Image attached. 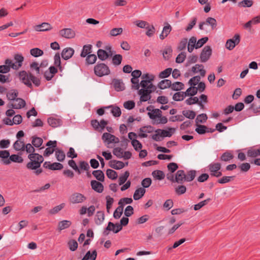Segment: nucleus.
<instances>
[{"label":"nucleus","instance_id":"48","mask_svg":"<svg viewBox=\"0 0 260 260\" xmlns=\"http://www.w3.org/2000/svg\"><path fill=\"white\" fill-rule=\"evenodd\" d=\"M206 24L210 25L212 28V29H215L217 26L216 20L212 17H209L206 19L205 21Z\"/></svg>","mask_w":260,"mask_h":260},{"label":"nucleus","instance_id":"59","mask_svg":"<svg viewBox=\"0 0 260 260\" xmlns=\"http://www.w3.org/2000/svg\"><path fill=\"white\" fill-rule=\"evenodd\" d=\"M97 59L96 55L94 54H90L87 56L86 61L87 64H93L95 62Z\"/></svg>","mask_w":260,"mask_h":260},{"label":"nucleus","instance_id":"4","mask_svg":"<svg viewBox=\"0 0 260 260\" xmlns=\"http://www.w3.org/2000/svg\"><path fill=\"white\" fill-rule=\"evenodd\" d=\"M94 72L98 77L108 75L110 73L109 68L104 63H98L94 68Z\"/></svg>","mask_w":260,"mask_h":260},{"label":"nucleus","instance_id":"39","mask_svg":"<svg viewBox=\"0 0 260 260\" xmlns=\"http://www.w3.org/2000/svg\"><path fill=\"white\" fill-rule=\"evenodd\" d=\"M18 95V92L16 89H12L7 94V97L9 100L15 101Z\"/></svg>","mask_w":260,"mask_h":260},{"label":"nucleus","instance_id":"34","mask_svg":"<svg viewBox=\"0 0 260 260\" xmlns=\"http://www.w3.org/2000/svg\"><path fill=\"white\" fill-rule=\"evenodd\" d=\"M43 142V139L40 137H38L37 136H32V141L31 143L32 145L36 148L40 147Z\"/></svg>","mask_w":260,"mask_h":260},{"label":"nucleus","instance_id":"47","mask_svg":"<svg viewBox=\"0 0 260 260\" xmlns=\"http://www.w3.org/2000/svg\"><path fill=\"white\" fill-rule=\"evenodd\" d=\"M55 156L58 161L61 162L65 159L66 155L62 150L57 149L55 151Z\"/></svg>","mask_w":260,"mask_h":260},{"label":"nucleus","instance_id":"51","mask_svg":"<svg viewBox=\"0 0 260 260\" xmlns=\"http://www.w3.org/2000/svg\"><path fill=\"white\" fill-rule=\"evenodd\" d=\"M122 60V56L121 54H115L112 57V63L115 66L121 64Z\"/></svg>","mask_w":260,"mask_h":260},{"label":"nucleus","instance_id":"22","mask_svg":"<svg viewBox=\"0 0 260 260\" xmlns=\"http://www.w3.org/2000/svg\"><path fill=\"white\" fill-rule=\"evenodd\" d=\"M172 85V84L171 80L169 79H164L158 83L157 86L160 89H165L169 87L171 88Z\"/></svg>","mask_w":260,"mask_h":260},{"label":"nucleus","instance_id":"14","mask_svg":"<svg viewBox=\"0 0 260 260\" xmlns=\"http://www.w3.org/2000/svg\"><path fill=\"white\" fill-rule=\"evenodd\" d=\"M175 180L176 182L179 184H182L185 181V171L182 170L177 171L175 175Z\"/></svg>","mask_w":260,"mask_h":260},{"label":"nucleus","instance_id":"27","mask_svg":"<svg viewBox=\"0 0 260 260\" xmlns=\"http://www.w3.org/2000/svg\"><path fill=\"white\" fill-rule=\"evenodd\" d=\"M145 191V189L142 187L136 189L134 193V199L135 200L140 199L144 195Z\"/></svg>","mask_w":260,"mask_h":260},{"label":"nucleus","instance_id":"63","mask_svg":"<svg viewBox=\"0 0 260 260\" xmlns=\"http://www.w3.org/2000/svg\"><path fill=\"white\" fill-rule=\"evenodd\" d=\"M123 150L120 147L114 148L113 150V153L118 158H122L123 157Z\"/></svg>","mask_w":260,"mask_h":260},{"label":"nucleus","instance_id":"17","mask_svg":"<svg viewBox=\"0 0 260 260\" xmlns=\"http://www.w3.org/2000/svg\"><path fill=\"white\" fill-rule=\"evenodd\" d=\"M155 133H160V136L161 137H170L172 136L175 132V128L172 127L168 128V131L165 129H157L155 131Z\"/></svg>","mask_w":260,"mask_h":260},{"label":"nucleus","instance_id":"19","mask_svg":"<svg viewBox=\"0 0 260 260\" xmlns=\"http://www.w3.org/2000/svg\"><path fill=\"white\" fill-rule=\"evenodd\" d=\"M91 186L92 189L98 193H101L104 190V186L102 183L96 180L91 181Z\"/></svg>","mask_w":260,"mask_h":260},{"label":"nucleus","instance_id":"44","mask_svg":"<svg viewBox=\"0 0 260 260\" xmlns=\"http://www.w3.org/2000/svg\"><path fill=\"white\" fill-rule=\"evenodd\" d=\"M172 72V69L168 68L163 71L159 73L158 77L159 78L164 79L169 77Z\"/></svg>","mask_w":260,"mask_h":260},{"label":"nucleus","instance_id":"23","mask_svg":"<svg viewBox=\"0 0 260 260\" xmlns=\"http://www.w3.org/2000/svg\"><path fill=\"white\" fill-rule=\"evenodd\" d=\"M97 256V252L94 250L91 253L90 251H88L81 260H95Z\"/></svg>","mask_w":260,"mask_h":260},{"label":"nucleus","instance_id":"62","mask_svg":"<svg viewBox=\"0 0 260 260\" xmlns=\"http://www.w3.org/2000/svg\"><path fill=\"white\" fill-rule=\"evenodd\" d=\"M65 204L62 203L58 206H55L49 211V213L51 214H55L60 211L62 209L64 208Z\"/></svg>","mask_w":260,"mask_h":260},{"label":"nucleus","instance_id":"43","mask_svg":"<svg viewBox=\"0 0 260 260\" xmlns=\"http://www.w3.org/2000/svg\"><path fill=\"white\" fill-rule=\"evenodd\" d=\"M196 175V171L195 170H190L185 174V181L190 182L192 181Z\"/></svg>","mask_w":260,"mask_h":260},{"label":"nucleus","instance_id":"40","mask_svg":"<svg viewBox=\"0 0 260 260\" xmlns=\"http://www.w3.org/2000/svg\"><path fill=\"white\" fill-rule=\"evenodd\" d=\"M30 54L35 57H38L43 55L44 52L38 48H34L30 50Z\"/></svg>","mask_w":260,"mask_h":260},{"label":"nucleus","instance_id":"21","mask_svg":"<svg viewBox=\"0 0 260 260\" xmlns=\"http://www.w3.org/2000/svg\"><path fill=\"white\" fill-rule=\"evenodd\" d=\"M113 86L117 91H123L125 89L124 83L119 79H114L113 81Z\"/></svg>","mask_w":260,"mask_h":260},{"label":"nucleus","instance_id":"12","mask_svg":"<svg viewBox=\"0 0 260 260\" xmlns=\"http://www.w3.org/2000/svg\"><path fill=\"white\" fill-rule=\"evenodd\" d=\"M14 59L16 61L12 64V69L17 70L22 66L24 57L21 54H16L14 55Z\"/></svg>","mask_w":260,"mask_h":260},{"label":"nucleus","instance_id":"10","mask_svg":"<svg viewBox=\"0 0 260 260\" xmlns=\"http://www.w3.org/2000/svg\"><path fill=\"white\" fill-rule=\"evenodd\" d=\"M23 161V159L22 157L17 154H12L11 156L10 155L9 159L3 160V162L5 165L10 164L11 161L21 163Z\"/></svg>","mask_w":260,"mask_h":260},{"label":"nucleus","instance_id":"64","mask_svg":"<svg viewBox=\"0 0 260 260\" xmlns=\"http://www.w3.org/2000/svg\"><path fill=\"white\" fill-rule=\"evenodd\" d=\"M175 192L178 195L184 194L186 191V188L184 185H179L175 188Z\"/></svg>","mask_w":260,"mask_h":260},{"label":"nucleus","instance_id":"29","mask_svg":"<svg viewBox=\"0 0 260 260\" xmlns=\"http://www.w3.org/2000/svg\"><path fill=\"white\" fill-rule=\"evenodd\" d=\"M72 224V222L70 220H64L58 222V229L59 231L69 228Z\"/></svg>","mask_w":260,"mask_h":260},{"label":"nucleus","instance_id":"15","mask_svg":"<svg viewBox=\"0 0 260 260\" xmlns=\"http://www.w3.org/2000/svg\"><path fill=\"white\" fill-rule=\"evenodd\" d=\"M165 24L162 31L159 35V38L161 40H164L170 34L172 29V26L168 23L166 22Z\"/></svg>","mask_w":260,"mask_h":260},{"label":"nucleus","instance_id":"25","mask_svg":"<svg viewBox=\"0 0 260 260\" xmlns=\"http://www.w3.org/2000/svg\"><path fill=\"white\" fill-rule=\"evenodd\" d=\"M104 219H105L104 212L102 211H98L96 212V215H95V217L94 218L95 223L97 225H100L103 222Z\"/></svg>","mask_w":260,"mask_h":260},{"label":"nucleus","instance_id":"33","mask_svg":"<svg viewBox=\"0 0 260 260\" xmlns=\"http://www.w3.org/2000/svg\"><path fill=\"white\" fill-rule=\"evenodd\" d=\"M98 58L102 60H105L109 58V55L105 50L99 49L97 51Z\"/></svg>","mask_w":260,"mask_h":260},{"label":"nucleus","instance_id":"5","mask_svg":"<svg viewBox=\"0 0 260 260\" xmlns=\"http://www.w3.org/2000/svg\"><path fill=\"white\" fill-rule=\"evenodd\" d=\"M240 42V36L238 34L234 35L233 38L229 39L225 43V47L229 50H233Z\"/></svg>","mask_w":260,"mask_h":260},{"label":"nucleus","instance_id":"1","mask_svg":"<svg viewBox=\"0 0 260 260\" xmlns=\"http://www.w3.org/2000/svg\"><path fill=\"white\" fill-rule=\"evenodd\" d=\"M19 78L22 83L31 89L33 88L32 84L36 87L40 86L41 84L40 78L24 70L19 72Z\"/></svg>","mask_w":260,"mask_h":260},{"label":"nucleus","instance_id":"57","mask_svg":"<svg viewBox=\"0 0 260 260\" xmlns=\"http://www.w3.org/2000/svg\"><path fill=\"white\" fill-rule=\"evenodd\" d=\"M145 28L147 29L146 35L149 37H152L155 31V27L153 25H150L148 24Z\"/></svg>","mask_w":260,"mask_h":260},{"label":"nucleus","instance_id":"6","mask_svg":"<svg viewBox=\"0 0 260 260\" xmlns=\"http://www.w3.org/2000/svg\"><path fill=\"white\" fill-rule=\"evenodd\" d=\"M86 200V197L82 193L79 192L73 193L69 198L70 203L76 204L82 203Z\"/></svg>","mask_w":260,"mask_h":260},{"label":"nucleus","instance_id":"3","mask_svg":"<svg viewBox=\"0 0 260 260\" xmlns=\"http://www.w3.org/2000/svg\"><path fill=\"white\" fill-rule=\"evenodd\" d=\"M221 168V165L219 162H212L207 167L210 176L217 178L222 176V172L220 171Z\"/></svg>","mask_w":260,"mask_h":260},{"label":"nucleus","instance_id":"28","mask_svg":"<svg viewBox=\"0 0 260 260\" xmlns=\"http://www.w3.org/2000/svg\"><path fill=\"white\" fill-rule=\"evenodd\" d=\"M185 103L186 104L188 105H191L195 104H198L200 106H201L202 108H203L204 105L202 104L201 101H199V99L197 96L194 97H190L185 101Z\"/></svg>","mask_w":260,"mask_h":260},{"label":"nucleus","instance_id":"41","mask_svg":"<svg viewBox=\"0 0 260 260\" xmlns=\"http://www.w3.org/2000/svg\"><path fill=\"white\" fill-rule=\"evenodd\" d=\"M152 175L155 179L161 180L165 178V175L164 173L160 170H155L152 173Z\"/></svg>","mask_w":260,"mask_h":260},{"label":"nucleus","instance_id":"37","mask_svg":"<svg viewBox=\"0 0 260 260\" xmlns=\"http://www.w3.org/2000/svg\"><path fill=\"white\" fill-rule=\"evenodd\" d=\"M187 96L185 92H176L173 96V99L175 101H181L183 100L185 97Z\"/></svg>","mask_w":260,"mask_h":260},{"label":"nucleus","instance_id":"8","mask_svg":"<svg viewBox=\"0 0 260 260\" xmlns=\"http://www.w3.org/2000/svg\"><path fill=\"white\" fill-rule=\"evenodd\" d=\"M102 140L105 142L107 143L108 144L110 143H118L119 142L118 138L108 133H104L103 134Z\"/></svg>","mask_w":260,"mask_h":260},{"label":"nucleus","instance_id":"32","mask_svg":"<svg viewBox=\"0 0 260 260\" xmlns=\"http://www.w3.org/2000/svg\"><path fill=\"white\" fill-rule=\"evenodd\" d=\"M43 67V62H41L40 64H39L38 62L34 61L30 64V68L33 71L35 70L36 71L37 75L41 74V70L40 68Z\"/></svg>","mask_w":260,"mask_h":260},{"label":"nucleus","instance_id":"54","mask_svg":"<svg viewBox=\"0 0 260 260\" xmlns=\"http://www.w3.org/2000/svg\"><path fill=\"white\" fill-rule=\"evenodd\" d=\"M69 165L79 175L81 174V171L79 168L77 166V164L75 160L73 159L69 160L68 161Z\"/></svg>","mask_w":260,"mask_h":260},{"label":"nucleus","instance_id":"9","mask_svg":"<svg viewBox=\"0 0 260 260\" xmlns=\"http://www.w3.org/2000/svg\"><path fill=\"white\" fill-rule=\"evenodd\" d=\"M59 35L67 39H72L75 37L76 34L74 30L71 28H63L59 31Z\"/></svg>","mask_w":260,"mask_h":260},{"label":"nucleus","instance_id":"55","mask_svg":"<svg viewBox=\"0 0 260 260\" xmlns=\"http://www.w3.org/2000/svg\"><path fill=\"white\" fill-rule=\"evenodd\" d=\"M182 114L185 117L190 119H194L196 115V112L191 110L183 111Z\"/></svg>","mask_w":260,"mask_h":260},{"label":"nucleus","instance_id":"26","mask_svg":"<svg viewBox=\"0 0 260 260\" xmlns=\"http://www.w3.org/2000/svg\"><path fill=\"white\" fill-rule=\"evenodd\" d=\"M92 45L90 44L85 45L83 47L82 50L80 54L82 57H85L90 54L91 52Z\"/></svg>","mask_w":260,"mask_h":260},{"label":"nucleus","instance_id":"45","mask_svg":"<svg viewBox=\"0 0 260 260\" xmlns=\"http://www.w3.org/2000/svg\"><path fill=\"white\" fill-rule=\"evenodd\" d=\"M208 117L206 114L202 113L197 116L195 122L196 124H199V123H205L207 120Z\"/></svg>","mask_w":260,"mask_h":260},{"label":"nucleus","instance_id":"42","mask_svg":"<svg viewBox=\"0 0 260 260\" xmlns=\"http://www.w3.org/2000/svg\"><path fill=\"white\" fill-rule=\"evenodd\" d=\"M197 126L195 131L199 135H203L207 133L208 127L204 125L196 124Z\"/></svg>","mask_w":260,"mask_h":260},{"label":"nucleus","instance_id":"16","mask_svg":"<svg viewBox=\"0 0 260 260\" xmlns=\"http://www.w3.org/2000/svg\"><path fill=\"white\" fill-rule=\"evenodd\" d=\"M15 103L12 104L9 107L15 109H20L23 108L25 105V101L21 98L16 99Z\"/></svg>","mask_w":260,"mask_h":260},{"label":"nucleus","instance_id":"38","mask_svg":"<svg viewBox=\"0 0 260 260\" xmlns=\"http://www.w3.org/2000/svg\"><path fill=\"white\" fill-rule=\"evenodd\" d=\"M234 158V155L230 152H224L220 156V160L223 161H229Z\"/></svg>","mask_w":260,"mask_h":260},{"label":"nucleus","instance_id":"56","mask_svg":"<svg viewBox=\"0 0 260 260\" xmlns=\"http://www.w3.org/2000/svg\"><path fill=\"white\" fill-rule=\"evenodd\" d=\"M185 92L187 96H194L197 94L198 92V88L197 87L194 86L190 87Z\"/></svg>","mask_w":260,"mask_h":260},{"label":"nucleus","instance_id":"61","mask_svg":"<svg viewBox=\"0 0 260 260\" xmlns=\"http://www.w3.org/2000/svg\"><path fill=\"white\" fill-rule=\"evenodd\" d=\"M106 209L107 212L109 213H110V210L112 207V204L114 202V199L113 198H111L109 196H108L106 197Z\"/></svg>","mask_w":260,"mask_h":260},{"label":"nucleus","instance_id":"35","mask_svg":"<svg viewBox=\"0 0 260 260\" xmlns=\"http://www.w3.org/2000/svg\"><path fill=\"white\" fill-rule=\"evenodd\" d=\"M14 148L17 151H24L25 150V144L23 141L20 140H17L14 143Z\"/></svg>","mask_w":260,"mask_h":260},{"label":"nucleus","instance_id":"49","mask_svg":"<svg viewBox=\"0 0 260 260\" xmlns=\"http://www.w3.org/2000/svg\"><path fill=\"white\" fill-rule=\"evenodd\" d=\"M68 245L71 251H74L77 249L78 244L75 240L71 239L68 241Z\"/></svg>","mask_w":260,"mask_h":260},{"label":"nucleus","instance_id":"36","mask_svg":"<svg viewBox=\"0 0 260 260\" xmlns=\"http://www.w3.org/2000/svg\"><path fill=\"white\" fill-rule=\"evenodd\" d=\"M153 113L150 112L148 113V115H149L150 119H154L157 117H161L162 112L159 109H154L152 110Z\"/></svg>","mask_w":260,"mask_h":260},{"label":"nucleus","instance_id":"31","mask_svg":"<svg viewBox=\"0 0 260 260\" xmlns=\"http://www.w3.org/2000/svg\"><path fill=\"white\" fill-rule=\"evenodd\" d=\"M258 23H260V15L254 17L252 20L248 21L244 24V27L245 28H251V25L256 24Z\"/></svg>","mask_w":260,"mask_h":260},{"label":"nucleus","instance_id":"52","mask_svg":"<svg viewBox=\"0 0 260 260\" xmlns=\"http://www.w3.org/2000/svg\"><path fill=\"white\" fill-rule=\"evenodd\" d=\"M253 2L252 0H243L238 3L239 7H250L252 6Z\"/></svg>","mask_w":260,"mask_h":260},{"label":"nucleus","instance_id":"46","mask_svg":"<svg viewBox=\"0 0 260 260\" xmlns=\"http://www.w3.org/2000/svg\"><path fill=\"white\" fill-rule=\"evenodd\" d=\"M184 87V85L181 82H176L172 84L171 89L174 91H179L183 89Z\"/></svg>","mask_w":260,"mask_h":260},{"label":"nucleus","instance_id":"18","mask_svg":"<svg viewBox=\"0 0 260 260\" xmlns=\"http://www.w3.org/2000/svg\"><path fill=\"white\" fill-rule=\"evenodd\" d=\"M34 28L37 31H45L52 29V27L49 23L43 22L41 24L36 25Z\"/></svg>","mask_w":260,"mask_h":260},{"label":"nucleus","instance_id":"20","mask_svg":"<svg viewBox=\"0 0 260 260\" xmlns=\"http://www.w3.org/2000/svg\"><path fill=\"white\" fill-rule=\"evenodd\" d=\"M109 166L115 170H120L122 169L125 166V164L122 161L116 160H110L109 162Z\"/></svg>","mask_w":260,"mask_h":260},{"label":"nucleus","instance_id":"60","mask_svg":"<svg viewBox=\"0 0 260 260\" xmlns=\"http://www.w3.org/2000/svg\"><path fill=\"white\" fill-rule=\"evenodd\" d=\"M109 107H112L111 113L115 117H119L121 114V110L119 107L117 106H111Z\"/></svg>","mask_w":260,"mask_h":260},{"label":"nucleus","instance_id":"13","mask_svg":"<svg viewBox=\"0 0 260 260\" xmlns=\"http://www.w3.org/2000/svg\"><path fill=\"white\" fill-rule=\"evenodd\" d=\"M74 53V50L71 47L64 48L61 53L62 58L64 60H68L71 58Z\"/></svg>","mask_w":260,"mask_h":260},{"label":"nucleus","instance_id":"53","mask_svg":"<svg viewBox=\"0 0 260 260\" xmlns=\"http://www.w3.org/2000/svg\"><path fill=\"white\" fill-rule=\"evenodd\" d=\"M106 174L107 177L112 180H115L118 176L117 173L115 171L110 169H107Z\"/></svg>","mask_w":260,"mask_h":260},{"label":"nucleus","instance_id":"2","mask_svg":"<svg viewBox=\"0 0 260 260\" xmlns=\"http://www.w3.org/2000/svg\"><path fill=\"white\" fill-rule=\"evenodd\" d=\"M28 158L30 161L26 164V168L31 170H36L41 167V164L44 161L42 155L39 153L29 154Z\"/></svg>","mask_w":260,"mask_h":260},{"label":"nucleus","instance_id":"11","mask_svg":"<svg viewBox=\"0 0 260 260\" xmlns=\"http://www.w3.org/2000/svg\"><path fill=\"white\" fill-rule=\"evenodd\" d=\"M154 131V128L151 125L144 126L139 129V136L140 138H147L148 135L145 133H151Z\"/></svg>","mask_w":260,"mask_h":260},{"label":"nucleus","instance_id":"58","mask_svg":"<svg viewBox=\"0 0 260 260\" xmlns=\"http://www.w3.org/2000/svg\"><path fill=\"white\" fill-rule=\"evenodd\" d=\"M129 176V173L128 171H126L124 172L123 175H121L119 178V184L120 185L124 184L126 181L127 180L128 177Z\"/></svg>","mask_w":260,"mask_h":260},{"label":"nucleus","instance_id":"50","mask_svg":"<svg viewBox=\"0 0 260 260\" xmlns=\"http://www.w3.org/2000/svg\"><path fill=\"white\" fill-rule=\"evenodd\" d=\"M211 201L210 198H208L206 200H205L203 201L200 202L197 204L194 205L193 209L194 210L197 211L200 209L203 206L208 204V203Z\"/></svg>","mask_w":260,"mask_h":260},{"label":"nucleus","instance_id":"7","mask_svg":"<svg viewBox=\"0 0 260 260\" xmlns=\"http://www.w3.org/2000/svg\"><path fill=\"white\" fill-rule=\"evenodd\" d=\"M212 54V49L209 46H206L200 54V59L202 62L207 61Z\"/></svg>","mask_w":260,"mask_h":260},{"label":"nucleus","instance_id":"24","mask_svg":"<svg viewBox=\"0 0 260 260\" xmlns=\"http://www.w3.org/2000/svg\"><path fill=\"white\" fill-rule=\"evenodd\" d=\"M47 122L50 126L52 127H56L61 125V120L59 119L54 117H49L47 119Z\"/></svg>","mask_w":260,"mask_h":260},{"label":"nucleus","instance_id":"30","mask_svg":"<svg viewBox=\"0 0 260 260\" xmlns=\"http://www.w3.org/2000/svg\"><path fill=\"white\" fill-rule=\"evenodd\" d=\"M92 174L98 180L101 182L104 181L105 176L102 171L100 170H94L92 172Z\"/></svg>","mask_w":260,"mask_h":260}]
</instances>
